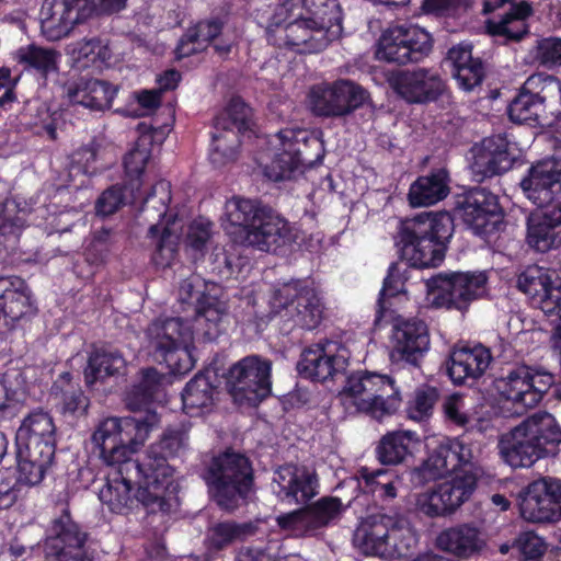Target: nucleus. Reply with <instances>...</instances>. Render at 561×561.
<instances>
[{
    "label": "nucleus",
    "instance_id": "nucleus-29",
    "mask_svg": "<svg viewBox=\"0 0 561 561\" xmlns=\"http://www.w3.org/2000/svg\"><path fill=\"white\" fill-rule=\"evenodd\" d=\"M342 508L340 499L325 496L307 507L278 516L277 524L283 529L304 535L329 525L340 516Z\"/></svg>",
    "mask_w": 561,
    "mask_h": 561
},
{
    "label": "nucleus",
    "instance_id": "nucleus-62",
    "mask_svg": "<svg viewBox=\"0 0 561 561\" xmlns=\"http://www.w3.org/2000/svg\"><path fill=\"white\" fill-rule=\"evenodd\" d=\"M513 548L523 554L526 559H538L546 551L543 540L533 531L522 533L513 542Z\"/></svg>",
    "mask_w": 561,
    "mask_h": 561
},
{
    "label": "nucleus",
    "instance_id": "nucleus-56",
    "mask_svg": "<svg viewBox=\"0 0 561 561\" xmlns=\"http://www.w3.org/2000/svg\"><path fill=\"white\" fill-rule=\"evenodd\" d=\"M437 400L438 391L435 388L422 387L417 389L408 407L409 417L414 421H423L430 417Z\"/></svg>",
    "mask_w": 561,
    "mask_h": 561
},
{
    "label": "nucleus",
    "instance_id": "nucleus-7",
    "mask_svg": "<svg viewBox=\"0 0 561 561\" xmlns=\"http://www.w3.org/2000/svg\"><path fill=\"white\" fill-rule=\"evenodd\" d=\"M417 541L408 519L387 514L366 516L353 534V545L360 553L389 561L409 556Z\"/></svg>",
    "mask_w": 561,
    "mask_h": 561
},
{
    "label": "nucleus",
    "instance_id": "nucleus-34",
    "mask_svg": "<svg viewBox=\"0 0 561 561\" xmlns=\"http://www.w3.org/2000/svg\"><path fill=\"white\" fill-rule=\"evenodd\" d=\"M56 427L53 417L42 410L25 416L16 432L21 449L55 454Z\"/></svg>",
    "mask_w": 561,
    "mask_h": 561
},
{
    "label": "nucleus",
    "instance_id": "nucleus-4",
    "mask_svg": "<svg viewBox=\"0 0 561 561\" xmlns=\"http://www.w3.org/2000/svg\"><path fill=\"white\" fill-rule=\"evenodd\" d=\"M453 231L454 220L447 211H423L403 220L397 241L401 259L417 268L437 266Z\"/></svg>",
    "mask_w": 561,
    "mask_h": 561
},
{
    "label": "nucleus",
    "instance_id": "nucleus-25",
    "mask_svg": "<svg viewBox=\"0 0 561 561\" xmlns=\"http://www.w3.org/2000/svg\"><path fill=\"white\" fill-rule=\"evenodd\" d=\"M51 531L45 543L48 557H54L56 561H93L85 550L87 534L67 511L54 520Z\"/></svg>",
    "mask_w": 561,
    "mask_h": 561
},
{
    "label": "nucleus",
    "instance_id": "nucleus-39",
    "mask_svg": "<svg viewBox=\"0 0 561 561\" xmlns=\"http://www.w3.org/2000/svg\"><path fill=\"white\" fill-rule=\"evenodd\" d=\"M116 92L115 87L98 79L80 78L67 87V98L71 104L92 111L110 108Z\"/></svg>",
    "mask_w": 561,
    "mask_h": 561
},
{
    "label": "nucleus",
    "instance_id": "nucleus-59",
    "mask_svg": "<svg viewBox=\"0 0 561 561\" xmlns=\"http://www.w3.org/2000/svg\"><path fill=\"white\" fill-rule=\"evenodd\" d=\"M24 392L8 386L7 379H0V419H11L19 413L24 402Z\"/></svg>",
    "mask_w": 561,
    "mask_h": 561
},
{
    "label": "nucleus",
    "instance_id": "nucleus-14",
    "mask_svg": "<svg viewBox=\"0 0 561 561\" xmlns=\"http://www.w3.org/2000/svg\"><path fill=\"white\" fill-rule=\"evenodd\" d=\"M309 144L321 145L316 136L301 129H284L272 136L268 148L257 159L264 175L274 182L294 178L302 164L310 162L305 152Z\"/></svg>",
    "mask_w": 561,
    "mask_h": 561
},
{
    "label": "nucleus",
    "instance_id": "nucleus-58",
    "mask_svg": "<svg viewBox=\"0 0 561 561\" xmlns=\"http://www.w3.org/2000/svg\"><path fill=\"white\" fill-rule=\"evenodd\" d=\"M210 291H218L214 283H207L197 274H192L183 279L179 286V299L181 302H190L192 300L197 304V297L208 295Z\"/></svg>",
    "mask_w": 561,
    "mask_h": 561
},
{
    "label": "nucleus",
    "instance_id": "nucleus-57",
    "mask_svg": "<svg viewBox=\"0 0 561 561\" xmlns=\"http://www.w3.org/2000/svg\"><path fill=\"white\" fill-rule=\"evenodd\" d=\"M251 108L240 99H232L225 114L217 121L225 119L226 126L241 133L248 130L251 125Z\"/></svg>",
    "mask_w": 561,
    "mask_h": 561
},
{
    "label": "nucleus",
    "instance_id": "nucleus-33",
    "mask_svg": "<svg viewBox=\"0 0 561 561\" xmlns=\"http://www.w3.org/2000/svg\"><path fill=\"white\" fill-rule=\"evenodd\" d=\"M491 362L490 350L481 344L457 346L450 352L447 373L455 385H463L484 375Z\"/></svg>",
    "mask_w": 561,
    "mask_h": 561
},
{
    "label": "nucleus",
    "instance_id": "nucleus-61",
    "mask_svg": "<svg viewBox=\"0 0 561 561\" xmlns=\"http://www.w3.org/2000/svg\"><path fill=\"white\" fill-rule=\"evenodd\" d=\"M126 202L124 188L112 186L105 190L95 203L96 214L100 216H110L117 211Z\"/></svg>",
    "mask_w": 561,
    "mask_h": 561
},
{
    "label": "nucleus",
    "instance_id": "nucleus-1",
    "mask_svg": "<svg viewBox=\"0 0 561 561\" xmlns=\"http://www.w3.org/2000/svg\"><path fill=\"white\" fill-rule=\"evenodd\" d=\"M271 26L280 27L285 44L300 53H318L342 33L337 0H285L275 9Z\"/></svg>",
    "mask_w": 561,
    "mask_h": 561
},
{
    "label": "nucleus",
    "instance_id": "nucleus-50",
    "mask_svg": "<svg viewBox=\"0 0 561 561\" xmlns=\"http://www.w3.org/2000/svg\"><path fill=\"white\" fill-rule=\"evenodd\" d=\"M240 147L239 133L227 127L225 119L216 121V133L213 135V144L209 159L215 167H224L237 159Z\"/></svg>",
    "mask_w": 561,
    "mask_h": 561
},
{
    "label": "nucleus",
    "instance_id": "nucleus-20",
    "mask_svg": "<svg viewBox=\"0 0 561 561\" xmlns=\"http://www.w3.org/2000/svg\"><path fill=\"white\" fill-rule=\"evenodd\" d=\"M477 484V470L466 471L450 481L417 495V510L428 517L447 516L469 500Z\"/></svg>",
    "mask_w": 561,
    "mask_h": 561
},
{
    "label": "nucleus",
    "instance_id": "nucleus-22",
    "mask_svg": "<svg viewBox=\"0 0 561 561\" xmlns=\"http://www.w3.org/2000/svg\"><path fill=\"white\" fill-rule=\"evenodd\" d=\"M477 457V449L465 438L448 439L435 448L419 468V473L424 480L432 481L469 466L471 467L469 471L477 470L478 476L479 469L473 468Z\"/></svg>",
    "mask_w": 561,
    "mask_h": 561
},
{
    "label": "nucleus",
    "instance_id": "nucleus-5",
    "mask_svg": "<svg viewBox=\"0 0 561 561\" xmlns=\"http://www.w3.org/2000/svg\"><path fill=\"white\" fill-rule=\"evenodd\" d=\"M561 444V428L554 416L537 412L501 435L499 451L513 468L531 467L539 459L556 456Z\"/></svg>",
    "mask_w": 561,
    "mask_h": 561
},
{
    "label": "nucleus",
    "instance_id": "nucleus-18",
    "mask_svg": "<svg viewBox=\"0 0 561 561\" xmlns=\"http://www.w3.org/2000/svg\"><path fill=\"white\" fill-rule=\"evenodd\" d=\"M432 50V37L412 24H398L386 28L376 45L378 60L405 65L417 62Z\"/></svg>",
    "mask_w": 561,
    "mask_h": 561
},
{
    "label": "nucleus",
    "instance_id": "nucleus-63",
    "mask_svg": "<svg viewBox=\"0 0 561 561\" xmlns=\"http://www.w3.org/2000/svg\"><path fill=\"white\" fill-rule=\"evenodd\" d=\"M484 76L483 66L481 61L471 64L470 66L460 67L454 71V78L459 88L463 91H472L476 87L480 85Z\"/></svg>",
    "mask_w": 561,
    "mask_h": 561
},
{
    "label": "nucleus",
    "instance_id": "nucleus-19",
    "mask_svg": "<svg viewBox=\"0 0 561 561\" xmlns=\"http://www.w3.org/2000/svg\"><path fill=\"white\" fill-rule=\"evenodd\" d=\"M188 431L184 425L168 427L160 439L152 444L138 461L151 462V477L157 479L161 488L175 501L178 484L173 479V468L168 458L182 456L188 448Z\"/></svg>",
    "mask_w": 561,
    "mask_h": 561
},
{
    "label": "nucleus",
    "instance_id": "nucleus-23",
    "mask_svg": "<svg viewBox=\"0 0 561 561\" xmlns=\"http://www.w3.org/2000/svg\"><path fill=\"white\" fill-rule=\"evenodd\" d=\"M316 472L305 466L278 467L271 482L272 493L278 502L288 506L304 505L318 494Z\"/></svg>",
    "mask_w": 561,
    "mask_h": 561
},
{
    "label": "nucleus",
    "instance_id": "nucleus-17",
    "mask_svg": "<svg viewBox=\"0 0 561 561\" xmlns=\"http://www.w3.org/2000/svg\"><path fill=\"white\" fill-rule=\"evenodd\" d=\"M486 275L479 273H439L427 282L432 305L459 311L485 293Z\"/></svg>",
    "mask_w": 561,
    "mask_h": 561
},
{
    "label": "nucleus",
    "instance_id": "nucleus-37",
    "mask_svg": "<svg viewBox=\"0 0 561 561\" xmlns=\"http://www.w3.org/2000/svg\"><path fill=\"white\" fill-rule=\"evenodd\" d=\"M436 547L458 558H470L481 553L486 540L481 530L472 524H460L438 534Z\"/></svg>",
    "mask_w": 561,
    "mask_h": 561
},
{
    "label": "nucleus",
    "instance_id": "nucleus-44",
    "mask_svg": "<svg viewBox=\"0 0 561 561\" xmlns=\"http://www.w3.org/2000/svg\"><path fill=\"white\" fill-rule=\"evenodd\" d=\"M59 60L60 54L53 48L27 45L18 50V61L44 80L58 73Z\"/></svg>",
    "mask_w": 561,
    "mask_h": 561
},
{
    "label": "nucleus",
    "instance_id": "nucleus-46",
    "mask_svg": "<svg viewBox=\"0 0 561 561\" xmlns=\"http://www.w3.org/2000/svg\"><path fill=\"white\" fill-rule=\"evenodd\" d=\"M419 440V436L412 431L388 433L377 448L378 459L385 465H398L411 454V449Z\"/></svg>",
    "mask_w": 561,
    "mask_h": 561
},
{
    "label": "nucleus",
    "instance_id": "nucleus-60",
    "mask_svg": "<svg viewBox=\"0 0 561 561\" xmlns=\"http://www.w3.org/2000/svg\"><path fill=\"white\" fill-rule=\"evenodd\" d=\"M148 160L149 150L145 147H137L126 154L124 159V167L127 176L130 179V185L133 188H139V183L137 181L139 175L142 173Z\"/></svg>",
    "mask_w": 561,
    "mask_h": 561
},
{
    "label": "nucleus",
    "instance_id": "nucleus-40",
    "mask_svg": "<svg viewBox=\"0 0 561 561\" xmlns=\"http://www.w3.org/2000/svg\"><path fill=\"white\" fill-rule=\"evenodd\" d=\"M449 194L448 174L444 169L423 175L414 181L408 198L413 207L431 206Z\"/></svg>",
    "mask_w": 561,
    "mask_h": 561
},
{
    "label": "nucleus",
    "instance_id": "nucleus-51",
    "mask_svg": "<svg viewBox=\"0 0 561 561\" xmlns=\"http://www.w3.org/2000/svg\"><path fill=\"white\" fill-rule=\"evenodd\" d=\"M254 534L255 527L251 523L238 524L227 520L211 526L208 529L207 540L213 548L220 550Z\"/></svg>",
    "mask_w": 561,
    "mask_h": 561
},
{
    "label": "nucleus",
    "instance_id": "nucleus-13",
    "mask_svg": "<svg viewBox=\"0 0 561 561\" xmlns=\"http://www.w3.org/2000/svg\"><path fill=\"white\" fill-rule=\"evenodd\" d=\"M170 201V183L159 181L152 186L141 206L145 219L153 222L149 228V236L156 243L152 260L156 265L161 267L169 266L174 260L182 229L175 217L163 221Z\"/></svg>",
    "mask_w": 561,
    "mask_h": 561
},
{
    "label": "nucleus",
    "instance_id": "nucleus-42",
    "mask_svg": "<svg viewBox=\"0 0 561 561\" xmlns=\"http://www.w3.org/2000/svg\"><path fill=\"white\" fill-rule=\"evenodd\" d=\"M530 367L519 366L511 371L505 377L499 378L495 381L496 389L500 394L506 400L511 401L516 408L517 413H523L526 409H530L531 404L527 399L530 386L528 383L530 377Z\"/></svg>",
    "mask_w": 561,
    "mask_h": 561
},
{
    "label": "nucleus",
    "instance_id": "nucleus-43",
    "mask_svg": "<svg viewBox=\"0 0 561 561\" xmlns=\"http://www.w3.org/2000/svg\"><path fill=\"white\" fill-rule=\"evenodd\" d=\"M11 186L0 180V234L18 236L26 225L30 207L21 206L18 199H10Z\"/></svg>",
    "mask_w": 561,
    "mask_h": 561
},
{
    "label": "nucleus",
    "instance_id": "nucleus-9",
    "mask_svg": "<svg viewBox=\"0 0 561 561\" xmlns=\"http://www.w3.org/2000/svg\"><path fill=\"white\" fill-rule=\"evenodd\" d=\"M148 347L170 373L184 375L195 365L192 325L182 318L156 319L146 329Z\"/></svg>",
    "mask_w": 561,
    "mask_h": 561
},
{
    "label": "nucleus",
    "instance_id": "nucleus-31",
    "mask_svg": "<svg viewBox=\"0 0 561 561\" xmlns=\"http://www.w3.org/2000/svg\"><path fill=\"white\" fill-rule=\"evenodd\" d=\"M517 287L529 296L531 304L546 314L557 312L561 307V288L556 287L543 267H526L517 278Z\"/></svg>",
    "mask_w": 561,
    "mask_h": 561
},
{
    "label": "nucleus",
    "instance_id": "nucleus-45",
    "mask_svg": "<svg viewBox=\"0 0 561 561\" xmlns=\"http://www.w3.org/2000/svg\"><path fill=\"white\" fill-rule=\"evenodd\" d=\"M196 321L198 327H204V336L214 340L219 335L220 324L227 314V305L217 296V291L198 296L195 307Z\"/></svg>",
    "mask_w": 561,
    "mask_h": 561
},
{
    "label": "nucleus",
    "instance_id": "nucleus-55",
    "mask_svg": "<svg viewBox=\"0 0 561 561\" xmlns=\"http://www.w3.org/2000/svg\"><path fill=\"white\" fill-rule=\"evenodd\" d=\"M359 473L369 492L374 494L377 493L383 499H394L397 496L393 474L389 471L383 469L370 470L368 468H362Z\"/></svg>",
    "mask_w": 561,
    "mask_h": 561
},
{
    "label": "nucleus",
    "instance_id": "nucleus-12",
    "mask_svg": "<svg viewBox=\"0 0 561 561\" xmlns=\"http://www.w3.org/2000/svg\"><path fill=\"white\" fill-rule=\"evenodd\" d=\"M346 408L370 414L374 417L393 413L400 405V396L393 380L387 375L358 371L351 375L341 392Z\"/></svg>",
    "mask_w": 561,
    "mask_h": 561
},
{
    "label": "nucleus",
    "instance_id": "nucleus-16",
    "mask_svg": "<svg viewBox=\"0 0 561 561\" xmlns=\"http://www.w3.org/2000/svg\"><path fill=\"white\" fill-rule=\"evenodd\" d=\"M271 370L272 362L259 355L237 362L227 376V389L234 403L253 407L265 399L272 390Z\"/></svg>",
    "mask_w": 561,
    "mask_h": 561
},
{
    "label": "nucleus",
    "instance_id": "nucleus-53",
    "mask_svg": "<svg viewBox=\"0 0 561 561\" xmlns=\"http://www.w3.org/2000/svg\"><path fill=\"white\" fill-rule=\"evenodd\" d=\"M221 31V23L218 21L199 22L192 33L184 35L178 47V58H184L204 48V45L215 39Z\"/></svg>",
    "mask_w": 561,
    "mask_h": 561
},
{
    "label": "nucleus",
    "instance_id": "nucleus-32",
    "mask_svg": "<svg viewBox=\"0 0 561 561\" xmlns=\"http://www.w3.org/2000/svg\"><path fill=\"white\" fill-rule=\"evenodd\" d=\"M393 90L410 103H423L438 98L444 90V82L432 70L419 68L400 71L390 81Z\"/></svg>",
    "mask_w": 561,
    "mask_h": 561
},
{
    "label": "nucleus",
    "instance_id": "nucleus-36",
    "mask_svg": "<svg viewBox=\"0 0 561 561\" xmlns=\"http://www.w3.org/2000/svg\"><path fill=\"white\" fill-rule=\"evenodd\" d=\"M35 311L32 294L21 277L0 276V314L13 324Z\"/></svg>",
    "mask_w": 561,
    "mask_h": 561
},
{
    "label": "nucleus",
    "instance_id": "nucleus-28",
    "mask_svg": "<svg viewBox=\"0 0 561 561\" xmlns=\"http://www.w3.org/2000/svg\"><path fill=\"white\" fill-rule=\"evenodd\" d=\"M520 187L538 207L549 205L561 193V160L545 159L531 165Z\"/></svg>",
    "mask_w": 561,
    "mask_h": 561
},
{
    "label": "nucleus",
    "instance_id": "nucleus-35",
    "mask_svg": "<svg viewBox=\"0 0 561 561\" xmlns=\"http://www.w3.org/2000/svg\"><path fill=\"white\" fill-rule=\"evenodd\" d=\"M514 157L510 152V142L506 137L495 135L482 140L477 148L472 171L481 180L503 173L513 165Z\"/></svg>",
    "mask_w": 561,
    "mask_h": 561
},
{
    "label": "nucleus",
    "instance_id": "nucleus-47",
    "mask_svg": "<svg viewBox=\"0 0 561 561\" xmlns=\"http://www.w3.org/2000/svg\"><path fill=\"white\" fill-rule=\"evenodd\" d=\"M69 55L78 68L100 67L112 58L110 42L101 37L81 39L70 46Z\"/></svg>",
    "mask_w": 561,
    "mask_h": 561
},
{
    "label": "nucleus",
    "instance_id": "nucleus-24",
    "mask_svg": "<svg viewBox=\"0 0 561 561\" xmlns=\"http://www.w3.org/2000/svg\"><path fill=\"white\" fill-rule=\"evenodd\" d=\"M560 494L559 480L540 479L530 483L520 500V515L531 523L560 520Z\"/></svg>",
    "mask_w": 561,
    "mask_h": 561
},
{
    "label": "nucleus",
    "instance_id": "nucleus-52",
    "mask_svg": "<svg viewBox=\"0 0 561 561\" xmlns=\"http://www.w3.org/2000/svg\"><path fill=\"white\" fill-rule=\"evenodd\" d=\"M214 386L205 374H197L185 386L182 392L183 408L187 413L206 408L213 403Z\"/></svg>",
    "mask_w": 561,
    "mask_h": 561
},
{
    "label": "nucleus",
    "instance_id": "nucleus-15",
    "mask_svg": "<svg viewBox=\"0 0 561 561\" xmlns=\"http://www.w3.org/2000/svg\"><path fill=\"white\" fill-rule=\"evenodd\" d=\"M206 481L217 504L225 510H233L252 489L253 474L250 461L241 454L224 453L213 459Z\"/></svg>",
    "mask_w": 561,
    "mask_h": 561
},
{
    "label": "nucleus",
    "instance_id": "nucleus-30",
    "mask_svg": "<svg viewBox=\"0 0 561 561\" xmlns=\"http://www.w3.org/2000/svg\"><path fill=\"white\" fill-rule=\"evenodd\" d=\"M458 210L463 222L480 236L494 231L500 218L497 197L485 188L468 192L458 203Z\"/></svg>",
    "mask_w": 561,
    "mask_h": 561
},
{
    "label": "nucleus",
    "instance_id": "nucleus-41",
    "mask_svg": "<svg viewBox=\"0 0 561 561\" xmlns=\"http://www.w3.org/2000/svg\"><path fill=\"white\" fill-rule=\"evenodd\" d=\"M126 365V359L119 351L94 350L90 353L83 371L85 385L90 387L107 377L124 375Z\"/></svg>",
    "mask_w": 561,
    "mask_h": 561
},
{
    "label": "nucleus",
    "instance_id": "nucleus-8",
    "mask_svg": "<svg viewBox=\"0 0 561 561\" xmlns=\"http://www.w3.org/2000/svg\"><path fill=\"white\" fill-rule=\"evenodd\" d=\"M268 304L271 319L278 318L285 332L295 328L312 330L323 318L324 305L319 293L300 280L275 288Z\"/></svg>",
    "mask_w": 561,
    "mask_h": 561
},
{
    "label": "nucleus",
    "instance_id": "nucleus-38",
    "mask_svg": "<svg viewBox=\"0 0 561 561\" xmlns=\"http://www.w3.org/2000/svg\"><path fill=\"white\" fill-rule=\"evenodd\" d=\"M531 14V5L526 1H520L512 5L500 20H488L486 33L500 44L519 42L529 33L526 20Z\"/></svg>",
    "mask_w": 561,
    "mask_h": 561
},
{
    "label": "nucleus",
    "instance_id": "nucleus-49",
    "mask_svg": "<svg viewBox=\"0 0 561 561\" xmlns=\"http://www.w3.org/2000/svg\"><path fill=\"white\" fill-rule=\"evenodd\" d=\"M54 455L18 448V478L16 481L25 485L38 484L51 465Z\"/></svg>",
    "mask_w": 561,
    "mask_h": 561
},
{
    "label": "nucleus",
    "instance_id": "nucleus-10",
    "mask_svg": "<svg viewBox=\"0 0 561 561\" xmlns=\"http://www.w3.org/2000/svg\"><path fill=\"white\" fill-rule=\"evenodd\" d=\"M508 115L518 123L553 124L561 117V82L549 75L530 76L511 102Z\"/></svg>",
    "mask_w": 561,
    "mask_h": 561
},
{
    "label": "nucleus",
    "instance_id": "nucleus-11",
    "mask_svg": "<svg viewBox=\"0 0 561 561\" xmlns=\"http://www.w3.org/2000/svg\"><path fill=\"white\" fill-rule=\"evenodd\" d=\"M127 0H43L39 9L42 34L58 41L92 15L113 14L126 7Z\"/></svg>",
    "mask_w": 561,
    "mask_h": 561
},
{
    "label": "nucleus",
    "instance_id": "nucleus-54",
    "mask_svg": "<svg viewBox=\"0 0 561 561\" xmlns=\"http://www.w3.org/2000/svg\"><path fill=\"white\" fill-rule=\"evenodd\" d=\"M533 61L545 68L561 66V37H540L529 51Z\"/></svg>",
    "mask_w": 561,
    "mask_h": 561
},
{
    "label": "nucleus",
    "instance_id": "nucleus-6",
    "mask_svg": "<svg viewBox=\"0 0 561 561\" xmlns=\"http://www.w3.org/2000/svg\"><path fill=\"white\" fill-rule=\"evenodd\" d=\"M159 421L153 411L135 416L106 417L96 425L91 436L93 447L107 466L131 462V455L144 446Z\"/></svg>",
    "mask_w": 561,
    "mask_h": 561
},
{
    "label": "nucleus",
    "instance_id": "nucleus-2",
    "mask_svg": "<svg viewBox=\"0 0 561 561\" xmlns=\"http://www.w3.org/2000/svg\"><path fill=\"white\" fill-rule=\"evenodd\" d=\"M118 468L106 477L99 491V499L111 512L128 513L136 502L141 503L149 512L168 513L173 506L170 496L151 477V462L131 461L117 465Z\"/></svg>",
    "mask_w": 561,
    "mask_h": 561
},
{
    "label": "nucleus",
    "instance_id": "nucleus-48",
    "mask_svg": "<svg viewBox=\"0 0 561 561\" xmlns=\"http://www.w3.org/2000/svg\"><path fill=\"white\" fill-rule=\"evenodd\" d=\"M527 242L542 253L561 245V233L547 213L528 217Z\"/></svg>",
    "mask_w": 561,
    "mask_h": 561
},
{
    "label": "nucleus",
    "instance_id": "nucleus-64",
    "mask_svg": "<svg viewBox=\"0 0 561 561\" xmlns=\"http://www.w3.org/2000/svg\"><path fill=\"white\" fill-rule=\"evenodd\" d=\"M401 293H404V282L398 271V267L393 264L389 268L388 276L385 278L383 286L380 291V298L378 300V312L382 314V312L386 310V300L388 298L396 297Z\"/></svg>",
    "mask_w": 561,
    "mask_h": 561
},
{
    "label": "nucleus",
    "instance_id": "nucleus-3",
    "mask_svg": "<svg viewBox=\"0 0 561 561\" xmlns=\"http://www.w3.org/2000/svg\"><path fill=\"white\" fill-rule=\"evenodd\" d=\"M222 227L234 242L265 252L286 244L290 238L287 221L259 201L242 196L226 202Z\"/></svg>",
    "mask_w": 561,
    "mask_h": 561
},
{
    "label": "nucleus",
    "instance_id": "nucleus-27",
    "mask_svg": "<svg viewBox=\"0 0 561 561\" xmlns=\"http://www.w3.org/2000/svg\"><path fill=\"white\" fill-rule=\"evenodd\" d=\"M392 357L416 365L419 359L430 350V333L422 320H394L391 332Z\"/></svg>",
    "mask_w": 561,
    "mask_h": 561
},
{
    "label": "nucleus",
    "instance_id": "nucleus-26",
    "mask_svg": "<svg viewBox=\"0 0 561 561\" xmlns=\"http://www.w3.org/2000/svg\"><path fill=\"white\" fill-rule=\"evenodd\" d=\"M348 352L337 342L327 341L304 351L298 370L316 381H325L345 370Z\"/></svg>",
    "mask_w": 561,
    "mask_h": 561
},
{
    "label": "nucleus",
    "instance_id": "nucleus-21",
    "mask_svg": "<svg viewBox=\"0 0 561 561\" xmlns=\"http://www.w3.org/2000/svg\"><path fill=\"white\" fill-rule=\"evenodd\" d=\"M366 99V91L348 80L313 87L309 94L312 112L328 117L347 115L362 106Z\"/></svg>",
    "mask_w": 561,
    "mask_h": 561
}]
</instances>
